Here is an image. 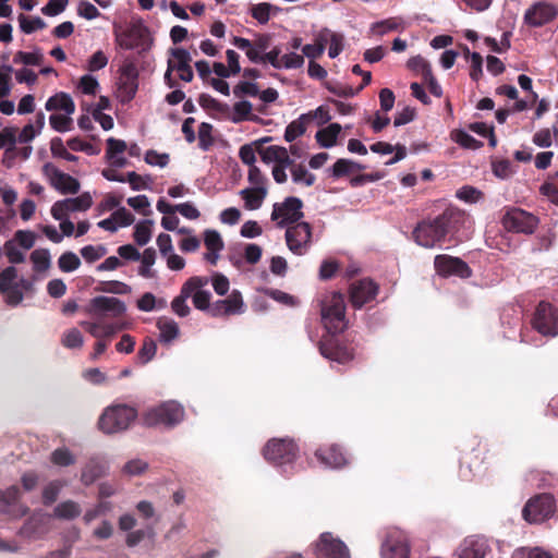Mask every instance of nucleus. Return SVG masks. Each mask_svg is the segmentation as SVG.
<instances>
[{
  "mask_svg": "<svg viewBox=\"0 0 558 558\" xmlns=\"http://www.w3.org/2000/svg\"><path fill=\"white\" fill-rule=\"evenodd\" d=\"M464 215L457 209H447L434 219L423 220L413 230L414 241L425 248H433L457 229Z\"/></svg>",
  "mask_w": 558,
  "mask_h": 558,
  "instance_id": "f257e3e1",
  "label": "nucleus"
},
{
  "mask_svg": "<svg viewBox=\"0 0 558 558\" xmlns=\"http://www.w3.org/2000/svg\"><path fill=\"white\" fill-rule=\"evenodd\" d=\"M137 417L135 408L126 404L107 407L98 420V427L105 434L126 430Z\"/></svg>",
  "mask_w": 558,
  "mask_h": 558,
  "instance_id": "f03ea898",
  "label": "nucleus"
},
{
  "mask_svg": "<svg viewBox=\"0 0 558 558\" xmlns=\"http://www.w3.org/2000/svg\"><path fill=\"white\" fill-rule=\"evenodd\" d=\"M322 319L330 333L345 330V303L343 295L338 292L326 294L322 301Z\"/></svg>",
  "mask_w": 558,
  "mask_h": 558,
  "instance_id": "7ed1b4c3",
  "label": "nucleus"
},
{
  "mask_svg": "<svg viewBox=\"0 0 558 558\" xmlns=\"http://www.w3.org/2000/svg\"><path fill=\"white\" fill-rule=\"evenodd\" d=\"M184 417L183 407L175 401H167L149 409L144 414V423L147 426L163 425L172 427L179 424Z\"/></svg>",
  "mask_w": 558,
  "mask_h": 558,
  "instance_id": "20e7f679",
  "label": "nucleus"
},
{
  "mask_svg": "<svg viewBox=\"0 0 558 558\" xmlns=\"http://www.w3.org/2000/svg\"><path fill=\"white\" fill-rule=\"evenodd\" d=\"M303 203L298 197H287L282 203H276L272 207L271 220L279 228H288L289 226L299 223L303 218Z\"/></svg>",
  "mask_w": 558,
  "mask_h": 558,
  "instance_id": "39448f33",
  "label": "nucleus"
},
{
  "mask_svg": "<svg viewBox=\"0 0 558 558\" xmlns=\"http://www.w3.org/2000/svg\"><path fill=\"white\" fill-rule=\"evenodd\" d=\"M116 43L123 49L147 51L151 46L148 28L142 24H133L123 32H116Z\"/></svg>",
  "mask_w": 558,
  "mask_h": 558,
  "instance_id": "423d86ee",
  "label": "nucleus"
},
{
  "mask_svg": "<svg viewBox=\"0 0 558 558\" xmlns=\"http://www.w3.org/2000/svg\"><path fill=\"white\" fill-rule=\"evenodd\" d=\"M287 246L294 255H305L312 245V227L305 221L289 226L286 229Z\"/></svg>",
  "mask_w": 558,
  "mask_h": 558,
  "instance_id": "0eeeda50",
  "label": "nucleus"
},
{
  "mask_svg": "<svg viewBox=\"0 0 558 558\" xmlns=\"http://www.w3.org/2000/svg\"><path fill=\"white\" fill-rule=\"evenodd\" d=\"M381 558H410L409 538L399 529H390L380 547Z\"/></svg>",
  "mask_w": 558,
  "mask_h": 558,
  "instance_id": "6e6552de",
  "label": "nucleus"
},
{
  "mask_svg": "<svg viewBox=\"0 0 558 558\" xmlns=\"http://www.w3.org/2000/svg\"><path fill=\"white\" fill-rule=\"evenodd\" d=\"M126 311L123 301L113 296H96L90 300L87 313L92 317L105 319L106 317H119Z\"/></svg>",
  "mask_w": 558,
  "mask_h": 558,
  "instance_id": "1a4fd4ad",
  "label": "nucleus"
},
{
  "mask_svg": "<svg viewBox=\"0 0 558 558\" xmlns=\"http://www.w3.org/2000/svg\"><path fill=\"white\" fill-rule=\"evenodd\" d=\"M555 511L554 498L548 494L531 499L523 508V518L530 523H539L549 518Z\"/></svg>",
  "mask_w": 558,
  "mask_h": 558,
  "instance_id": "9d476101",
  "label": "nucleus"
},
{
  "mask_svg": "<svg viewBox=\"0 0 558 558\" xmlns=\"http://www.w3.org/2000/svg\"><path fill=\"white\" fill-rule=\"evenodd\" d=\"M502 225L508 231L531 234L538 225V218L523 209L513 208L504 216Z\"/></svg>",
  "mask_w": 558,
  "mask_h": 558,
  "instance_id": "9b49d317",
  "label": "nucleus"
},
{
  "mask_svg": "<svg viewBox=\"0 0 558 558\" xmlns=\"http://www.w3.org/2000/svg\"><path fill=\"white\" fill-rule=\"evenodd\" d=\"M137 77L138 71L134 63L122 65L117 88V97L121 102H129L135 97L138 88Z\"/></svg>",
  "mask_w": 558,
  "mask_h": 558,
  "instance_id": "f8f14e48",
  "label": "nucleus"
},
{
  "mask_svg": "<svg viewBox=\"0 0 558 558\" xmlns=\"http://www.w3.org/2000/svg\"><path fill=\"white\" fill-rule=\"evenodd\" d=\"M296 447L292 440L271 439L264 448V457L266 460L276 464H286L294 460Z\"/></svg>",
  "mask_w": 558,
  "mask_h": 558,
  "instance_id": "ddd939ff",
  "label": "nucleus"
},
{
  "mask_svg": "<svg viewBox=\"0 0 558 558\" xmlns=\"http://www.w3.org/2000/svg\"><path fill=\"white\" fill-rule=\"evenodd\" d=\"M534 328L544 336L558 335V313L551 304L541 302L533 318Z\"/></svg>",
  "mask_w": 558,
  "mask_h": 558,
  "instance_id": "4468645a",
  "label": "nucleus"
},
{
  "mask_svg": "<svg viewBox=\"0 0 558 558\" xmlns=\"http://www.w3.org/2000/svg\"><path fill=\"white\" fill-rule=\"evenodd\" d=\"M44 174L47 177L50 185L61 194H75L80 191V182L72 175L62 172L52 163H45Z\"/></svg>",
  "mask_w": 558,
  "mask_h": 558,
  "instance_id": "2eb2a0df",
  "label": "nucleus"
},
{
  "mask_svg": "<svg viewBox=\"0 0 558 558\" xmlns=\"http://www.w3.org/2000/svg\"><path fill=\"white\" fill-rule=\"evenodd\" d=\"M93 205L89 193H83L76 197L65 198L56 202L51 207V216L56 220H63L71 213L86 211Z\"/></svg>",
  "mask_w": 558,
  "mask_h": 558,
  "instance_id": "dca6fc26",
  "label": "nucleus"
},
{
  "mask_svg": "<svg viewBox=\"0 0 558 558\" xmlns=\"http://www.w3.org/2000/svg\"><path fill=\"white\" fill-rule=\"evenodd\" d=\"M317 558H350L345 544L335 538L331 533H323L316 544Z\"/></svg>",
  "mask_w": 558,
  "mask_h": 558,
  "instance_id": "f3484780",
  "label": "nucleus"
},
{
  "mask_svg": "<svg viewBox=\"0 0 558 558\" xmlns=\"http://www.w3.org/2000/svg\"><path fill=\"white\" fill-rule=\"evenodd\" d=\"M434 264L437 272L444 277L457 276L460 278H469L472 275L469 265L458 257L437 255Z\"/></svg>",
  "mask_w": 558,
  "mask_h": 558,
  "instance_id": "a211bd4d",
  "label": "nucleus"
},
{
  "mask_svg": "<svg viewBox=\"0 0 558 558\" xmlns=\"http://www.w3.org/2000/svg\"><path fill=\"white\" fill-rule=\"evenodd\" d=\"M245 312V304L242 294L238 290H233L227 299L218 300L213 303L210 316L226 317L231 315H240Z\"/></svg>",
  "mask_w": 558,
  "mask_h": 558,
  "instance_id": "6ab92c4d",
  "label": "nucleus"
},
{
  "mask_svg": "<svg viewBox=\"0 0 558 558\" xmlns=\"http://www.w3.org/2000/svg\"><path fill=\"white\" fill-rule=\"evenodd\" d=\"M186 281H194L190 291V298L194 307L210 315V308L213 307V303H210L211 294L208 290H205L209 279L207 277L194 276Z\"/></svg>",
  "mask_w": 558,
  "mask_h": 558,
  "instance_id": "aec40b11",
  "label": "nucleus"
},
{
  "mask_svg": "<svg viewBox=\"0 0 558 558\" xmlns=\"http://www.w3.org/2000/svg\"><path fill=\"white\" fill-rule=\"evenodd\" d=\"M378 287L368 279L353 282L350 287V301L355 308H361L364 304L375 299Z\"/></svg>",
  "mask_w": 558,
  "mask_h": 558,
  "instance_id": "412c9836",
  "label": "nucleus"
},
{
  "mask_svg": "<svg viewBox=\"0 0 558 558\" xmlns=\"http://www.w3.org/2000/svg\"><path fill=\"white\" fill-rule=\"evenodd\" d=\"M557 15V9L549 3L539 2L531 7L524 14L526 24L533 27H539Z\"/></svg>",
  "mask_w": 558,
  "mask_h": 558,
  "instance_id": "4be33fe9",
  "label": "nucleus"
},
{
  "mask_svg": "<svg viewBox=\"0 0 558 558\" xmlns=\"http://www.w3.org/2000/svg\"><path fill=\"white\" fill-rule=\"evenodd\" d=\"M172 59L168 60L170 70L177 71L179 77L184 82H191L194 77L193 70L190 65L192 57L190 52L183 48H175L171 50Z\"/></svg>",
  "mask_w": 558,
  "mask_h": 558,
  "instance_id": "5701e85b",
  "label": "nucleus"
},
{
  "mask_svg": "<svg viewBox=\"0 0 558 558\" xmlns=\"http://www.w3.org/2000/svg\"><path fill=\"white\" fill-rule=\"evenodd\" d=\"M20 490L16 486H11L5 490L0 489V509L14 518H20L27 512V507L16 504Z\"/></svg>",
  "mask_w": 558,
  "mask_h": 558,
  "instance_id": "b1692460",
  "label": "nucleus"
},
{
  "mask_svg": "<svg viewBox=\"0 0 558 558\" xmlns=\"http://www.w3.org/2000/svg\"><path fill=\"white\" fill-rule=\"evenodd\" d=\"M204 244L207 248V252L204 254V259L210 265H216L225 247L220 233L211 229L205 230Z\"/></svg>",
  "mask_w": 558,
  "mask_h": 558,
  "instance_id": "393cba45",
  "label": "nucleus"
},
{
  "mask_svg": "<svg viewBox=\"0 0 558 558\" xmlns=\"http://www.w3.org/2000/svg\"><path fill=\"white\" fill-rule=\"evenodd\" d=\"M81 326L98 339L111 337L124 328V325L109 324L98 317H93L92 322H82Z\"/></svg>",
  "mask_w": 558,
  "mask_h": 558,
  "instance_id": "a878e982",
  "label": "nucleus"
},
{
  "mask_svg": "<svg viewBox=\"0 0 558 558\" xmlns=\"http://www.w3.org/2000/svg\"><path fill=\"white\" fill-rule=\"evenodd\" d=\"M488 550L485 538L471 536L464 539L459 548V558H484Z\"/></svg>",
  "mask_w": 558,
  "mask_h": 558,
  "instance_id": "bb28decb",
  "label": "nucleus"
},
{
  "mask_svg": "<svg viewBox=\"0 0 558 558\" xmlns=\"http://www.w3.org/2000/svg\"><path fill=\"white\" fill-rule=\"evenodd\" d=\"M319 350L322 355L326 359L342 364L349 362L353 357L352 353L347 348L341 347L333 340L322 343Z\"/></svg>",
  "mask_w": 558,
  "mask_h": 558,
  "instance_id": "cd10ccee",
  "label": "nucleus"
},
{
  "mask_svg": "<svg viewBox=\"0 0 558 558\" xmlns=\"http://www.w3.org/2000/svg\"><path fill=\"white\" fill-rule=\"evenodd\" d=\"M45 109L47 111H63L64 113L73 114L75 112V104L69 94L60 92L48 98Z\"/></svg>",
  "mask_w": 558,
  "mask_h": 558,
  "instance_id": "c85d7f7f",
  "label": "nucleus"
},
{
  "mask_svg": "<svg viewBox=\"0 0 558 558\" xmlns=\"http://www.w3.org/2000/svg\"><path fill=\"white\" fill-rule=\"evenodd\" d=\"M317 459L328 468H341L345 464V457L336 446L316 451Z\"/></svg>",
  "mask_w": 558,
  "mask_h": 558,
  "instance_id": "c756f323",
  "label": "nucleus"
},
{
  "mask_svg": "<svg viewBox=\"0 0 558 558\" xmlns=\"http://www.w3.org/2000/svg\"><path fill=\"white\" fill-rule=\"evenodd\" d=\"M193 282L194 281H185L181 287L180 294L171 302V310L179 317H186L191 312V308L187 305V299H190V291Z\"/></svg>",
  "mask_w": 558,
  "mask_h": 558,
  "instance_id": "7c9ffc66",
  "label": "nucleus"
},
{
  "mask_svg": "<svg viewBox=\"0 0 558 558\" xmlns=\"http://www.w3.org/2000/svg\"><path fill=\"white\" fill-rule=\"evenodd\" d=\"M239 194L244 201L245 208L255 210L262 206L267 195V189L248 187L241 190Z\"/></svg>",
  "mask_w": 558,
  "mask_h": 558,
  "instance_id": "2f4dec72",
  "label": "nucleus"
},
{
  "mask_svg": "<svg viewBox=\"0 0 558 558\" xmlns=\"http://www.w3.org/2000/svg\"><path fill=\"white\" fill-rule=\"evenodd\" d=\"M339 123H330L328 126L317 131L315 137L322 147L330 148L337 143V138L341 132Z\"/></svg>",
  "mask_w": 558,
  "mask_h": 558,
  "instance_id": "473e14b6",
  "label": "nucleus"
},
{
  "mask_svg": "<svg viewBox=\"0 0 558 558\" xmlns=\"http://www.w3.org/2000/svg\"><path fill=\"white\" fill-rule=\"evenodd\" d=\"M82 513L81 506L73 500L60 502L53 509V515L59 519L73 520Z\"/></svg>",
  "mask_w": 558,
  "mask_h": 558,
  "instance_id": "72a5a7b5",
  "label": "nucleus"
},
{
  "mask_svg": "<svg viewBox=\"0 0 558 558\" xmlns=\"http://www.w3.org/2000/svg\"><path fill=\"white\" fill-rule=\"evenodd\" d=\"M157 327L160 331V340L163 342H170L179 336V326L171 318H159L157 322Z\"/></svg>",
  "mask_w": 558,
  "mask_h": 558,
  "instance_id": "f704fd0d",
  "label": "nucleus"
},
{
  "mask_svg": "<svg viewBox=\"0 0 558 558\" xmlns=\"http://www.w3.org/2000/svg\"><path fill=\"white\" fill-rule=\"evenodd\" d=\"M138 260H141V266L138 268V275L144 278H147V279L155 278L156 271L153 270V268H151L156 260L155 250L151 247L146 248L144 251L143 255H141V258Z\"/></svg>",
  "mask_w": 558,
  "mask_h": 558,
  "instance_id": "c9c22d12",
  "label": "nucleus"
},
{
  "mask_svg": "<svg viewBox=\"0 0 558 558\" xmlns=\"http://www.w3.org/2000/svg\"><path fill=\"white\" fill-rule=\"evenodd\" d=\"M306 117L301 114L296 120L288 124L284 131V140L287 142L291 143L305 133L307 125Z\"/></svg>",
  "mask_w": 558,
  "mask_h": 558,
  "instance_id": "e433bc0d",
  "label": "nucleus"
},
{
  "mask_svg": "<svg viewBox=\"0 0 558 558\" xmlns=\"http://www.w3.org/2000/svg\"><path fill=\"white\" fill-rule=\"evenodd\" d=\"M166 306H167V302L165 299L157 300L156 296L150 292L144 293L137 300V308L142 312H151L154 310H161V308H165Z\"/></svg>",
  "mask_w": 558,
  "mask_h": 558,
  "instance_id": "4c0bfd02",
  "label": "nucleus"
},
{
  "mask_svg": "<svg viewBox=\"0 0 558 558\" xmlns=\"http://www.w3.org/2000/svg\"><path fill=\"white\" fill-rule=\"evenodd\" d=\"M153 225V220L149 219L136 223L134 228V240L138 245L144 246L150 241Z\"/></svg>",
  "mask_w": 558,
  "mask_h": 558,
  "instance_id": "58836bf2",
  "label": "nucleus"
},
{
  "mask_svg": "<svg viewBox=\"0 0 558 558\" xmlns=\"http://www.w3.org/2000/svg\"><path fill=\"white\" fill-rule=\"evenodd\" d=\"M253 105L247 100H241L233 105V117L234 122L242 121H254L255 117L252 114Z\"/></svg>",
  "mask_w": 558,
  "mask_h": 558,
  "instance_id": "ea45409f",
  "label": "nucleus"
},
{
  "mask_svg": "<svg viewBox=\"0 0 558 558\" xmlns=\"http://www.w3.org/2000/svg\"><path fill=\"white\" fill-rule=\"evenodd\" d=\"M361 169L362 167L352 160L338 159L331 168V174L333 178H341Z\"/></svg>",
  "mask_w": 558,
  "mask_h": 558,
  "instance_id": "a19ab883",
  "label": "nucleus"
},
{
  "mask_svg": "<svg viewBox=\"0 0 558 558\" xmlns=\"http://www.w3.org/2000/svg\"><path fill=\"white\" fill-rule=\"evenodd\" d=\"M289 150L279 145H271L260 150L262 160L265 163L278 165Z\"/></svg>",
  "mask_w": 558,
  "mask_h": 558,
  "instance_id": "79ce46f5",
  "label": "nucleus"
},
{
  "mask_svg": "<svg viewBox=\"0 0 558 558\" xmlns=\"http://www.w3.org/2000/svg\"><path fill=\"white\" fill-rule=\"evenodd\" d=\"M292 181L295 184L311 186L315 182V175L311 173L303 165H294L291 168Z\"/></svg>",
  "mask_w": 558,
  "mask_h": 558,
  "instance_id": "37998d69",
  "label": "nucleus"
},
{
  "mask_svg": "<svg viewBox=\"0 0 558 558\" xmlns=\"http://www.w3.org/2000/svg\"><path fill=\"white\" fill-rule=\"evenodd\" d=\"M31 260L36 271H46L51 263L50 253L48 250L37 248L32 252Z\"/></svg>",
  "mask_w": 558,
  "mask_h": 558,
  "instance_id": "c03bdc74",
  "label": "nucleus"
},
{
  "mask_svg": "<svg viewBox=\"0 0 558 558\" xmlns=\"http://www.w3.org/2000/svg\"><path fill=\"white\" fill-rule=\"evenodd\" d=\"M105 474V469L96 463V462H89L85 465V468L82 471L81 481L85 485L93 484L97 478L102 476Z\"/></svg>",
  "mask_w": 558,
  "mask_h": 558,
  "instance_id": "a18cd8bd",
  "label": "nucleus"
},
{
  "mask_svg": "<svg viewBox=\"0 0 558 558\" xmlns=\"http://www.w3.org/2000/svg\"><path fill=\"white\" fill-rule=\"evenodd\" d=\"M44 60V56L40 50H34L31 52L19 51L13 58L15 64L24 65H39Z\"/></svg>",
  "mask_w": 558,
  "mask_h": 558,
  "instance_id": "49530a36",
  "label": "nucleus"
},
{
  "mask_svg": "<svg viewBox=\"0 0 558 558\" xmlns=\"http://www.w3.org/2000/svg\"><path fill=\"white\" fill-rule=\"evenodd\" d=\"M4 254L11 264H20L25 260V251L17 245L16 241L9 240L3 246Z\"/></svg>",
  "mask_w": 558,
  "mask_h": 558,
  "instance_id": "de8ad7c7",
  "label": "nucleus"
},
{
  "mask_svg": "<svg viewBox=\"0 0 558 558\" xmlns=\"http://www.w3.org/2000/svg\"><path fill=\"white\" fill-rule=\"evenodd\" d=\"M58 266L63 272H72L78 269L81 259L75 253L65 252L59 257Z\"/></svg>",
  "mask_w": 558,
  "mask_h": 558,
  "instance_id": "09e8293b",
  "label": "nucleus"
},
{
  "mask_svg": "<svg viewBox=\"0 0 558 558\" xmlns=\"http://www.w3.org/2000/svg\"><path fill=\"white\" fill-rule=\"evenodd\" d=\"M75 461V456L65 447L57 448L51 453V462L59 466L72 465Z\"/></svg>",
  "mask_w": 558,
  "mask_h": 558,
  "instance_id": "8fccbe9b",
  "label": "nucleus"
},
{
  "mask_svg": "<svg viewBox=\"0 0 558 558\" xmlns=\"http://www.w3.org/2000/svg\"><path fill=\"white\" fill-rule=\"evenodd\" d=\"M72 114H51L49 117V123L51 128L60 133L69 132L72 129L73 119L71 118Z\"/></svg>",
  "mask_w": 558,
  "mask_h": 558,
  "instance_id": "3c124183",
  "label": "nucleus"
},
{
  "mask_svg": "<svg viewBox=\"0 0 558 558\" xmlns=\"http://www.w3.org/2000/svg\"><path fill=\"white\" fill-rule=\"evenodd\" d=\"M452 140L460 146L469 149H477L482 146V143L471 136L463 130H456L451 133Z\"/></svg>",
  "mask_w": 558,
  "mask_h": 558,
  "instance_id": "603ef678",
  "label": "nucleus"
},
{
  "mask_svg": "<svg viewBox=\"0 0 558 558\" xmlns=\"http://www.w3.org/2000/svg\"><path fill=\"white\" fill-rule=\"evenodd\" d=\"M61 342L68 349H77L83 345L84 338L78 329L71 328L63 333Z\"/></svg>",
  "mask_w": 558,
  "mask_h": 558,
  "instance_id": "864d4df0",
  "label": "nucleus"
},
{
  "mask_svg": "<svg viewBox=\"0 0 558 558\" xmlns=\"http://www.w3.org/2000/svg\"><path fill=\"white\" fill-rule=\"evenodd\" d=\"M107 254V247L104 245H86L81 248V255L87 263H94Z\"/></svg>",
  "mask_w": 558,
  "mask_h": 558,
  "instance_id": "5fc2aeb1",
  "label": "nucleus"
},
{
  "mask_svg": "<svg viewBox=\"0 0 558 558\" xmlns=\"http://www.w3.org/2000/svg\"><path fill=\"white\" fill-rule=\"evenodd\" d=\"M19 22L22 32H24L25 34H31L37 29H43L46 27L45 21L38 16L29 19L21 14L19 16Z\"/></svg>",
  "mask_w": 558,
  "mask_h": 558,
  "instance_id": "6e6d98bb",
  "label": "nucleus"
},
{
  "mask_svg": "<svg viewBox=\"0 0 558 558\" xmlns=\"http://www.w3.org/2000/svg\"><path fill=\"white\" fill-rule=\"evenodd\" d=\"M400 23L397 19H387L379 22H375L371 26V32L374 35L383 36L389 32H392L399 27Z\"/></svg>",
  "mask_w": 558,
  "mask_h": 558,
  "instance_id": "4d7b16f0",
  "label": "nucleus"
},
{
  "mask_svg": "<svg viewBox=\"0 0 558 558\" xmlns=\"http://www.w3.org/2000/svg\"><path fill=\"white\" fill-rule=\"evenodd\" d=\"M408 68L422 75L423 80L432 73L430 64L421 56H415L408 61Z\"/></svg>",
  "mask_w": 558,
  "mask_h": 558,
  "instance_id": "13d9d810",
  "label": "nucleus"
},
{
  "mask_svg": "<svg viewBox=\"0 0 558 558\" xmlns=\"http://www.w3.org/2000/svg\"><path fill=\"white\" fill-rule=\"evenodd\" d=\"M128 205L144 216H149L151 214L150 203L146 195L129 197Z\"/></svg>",
  "mask_w": 558,
  "mask_h": 558,
  "instance_id": "bf43d9fd",
  "label": "nucleus"
},
{
  "mask_svg": "<svg viewBox=\"0 0 558 558\" xmlns=\"http://www.w3.org/2000/svg\"><path fill=\"white\" fill-rule=\"evenodd\" d=\"M306 117L307 123L311 121H316L318 125L326 124L331 120V116L329 112V108L327 106H319L315 110L304 113Z\"/></svg>",
  "mask_w": 558,
  "mask_h": 558,
  "instance_id": "052dcab7",
  "label": "nucleus"
},
{
  "mask_svg": "<svg viewBox=\"0 0 558 558\" xmlns=\"http://www.w3.org/2000/svg\"><path fill=\"white\" fill-rule=\"evenodd\" d=\"M233 93L236 97L250 96L256 97L259 94V87L256 83L250 81H241L233 88Z\"/></svg>",
  "mask_w": 558,
  "mask_h": 558,
  "instance_id": "680f3d73",
  "label": "nucleus"
},
{
  "mask_svg": "<svg viewBox=\"0 0 558 558\" xmlns=\"http://www.w3.org/2000/svg\"><path fill=\"white\" fill-rule=\"evenodd\" d=\"M144 160L150 166L165 168L169 163L170 157L166 153H158L150 149L146 151Z\"/></svg>",
  "mask_w": 558,
  "mask_h": 558,
  "instance_id": "e2e57ef3",
  "label": "nucleus"
},
{
  "mask_svg": "<svg viewBox=\"0 0 558 558\" xmlns=\"http://www.w3.org/2000/svg\"><path fill=\"white\" fill-rule=\"evenodd\" d=\"M13 68L11 65H3L0 68V99L7 97L11 92V73Z\"/></svg>",
  "mask_w": 558,
  "mask_h": 558,
  "instance_id": "0e129e2a",
  "label": "nucleus"
},
{
  "mask_svg": "<svg viewBox=\"0 0 558 558\" xmlns=\"http://www.w3.org/2000/svg\"><path fill=\"white\" fill-rule=\"evenodd\" d=\"M62 488V484L59 481H53L47 484L43 490V500L45 505L53 504Z\"/></svg>",
  "mask_w": 558,
  "mask_h": 558,
  "instance_id": "69168bd1",
  "label": "nucleus"
},
{
  "mask_svg": "<svg viewBox=\"0 0 558 558\" xmlns=\"http://www.w3.org/2000/svg\"><path fill=\"white\" fill-rule=\"evenodd\" d=\"M12 241H16L19 246H21L24 251H28L35 244V234L28 230H19L15 232Z\"/></svg>",
  "mask_w": 558,
  "mask_h": 558,
  "instance_id": "338daca9",
  "label": "nucleus"
},
{
  "mask_svg": "<svg viewBox=\"0 0 558 558\" xmlns=\"http://www.w3.org/2000/svg\"><path fill=\"white\" fill-rule=\"evenodd\" d=\"M304 64V57L296 52H289L281 57V69H300Z\"/></svg>",
  "mask_w": 558,
  "mask_h": 558,
  "instance_id": "774afa93",
  "label": "nucleus"
}]
</instances>
